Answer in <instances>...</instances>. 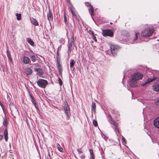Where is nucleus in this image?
Listing matches in <instances>:
<instances>
[{
    "mask_svg": "<svg viewBox=\"0 0 159 159\" xmlns=\"http://www.w3.org/2000/svg\"><path fill=\"white\" fill-rule=\"evenodd\" d=\"M154 31L153 29L150 28H146L142 31L141 35L143 37H148L151 35Z\"/></svg>",
    "mask_w": 159,
    "mask_h": 159,
    "instance_id": "nucleus-1",
    "label": "nucleus"
},
{
    "mask_svg": "<svg viewBox=\"0 0 159 159\" xmlns=\"http://www.w3.org/2000/svg\"><path fill=\"white\" fill-rule=\"evenodd\" d=\"M38 86L42 88H45L48 84V81L45 80L39 79L37 82Z\"/></svg>",
    "mask_w": 159,
    "mask_h": 159,
    "instance_id": "nucleus-2",
    "label": "nucleus"
},
{
    "mask_svg": "<svg viewBox=\"0 0 159 159\" xmlns=\"http://www.w3.org/2000/svg\"><path fill=\"white\" fill-rule=\"evenodd\" d=\"M10 108L12 114L14 116H16L18 114V111L16 108L13 105V103L10 104Z\"/></svg>",
    "mask_w": 159,
    "mask_h": 159,
    "instance_id": "nucleus-3",
    "label": "nucleus"
},
{
    "mask_svg": "<svg viewBox=\"0 0 159 159\" xmlns=\"http://www.w3.org/2000/svg\"><path fill=\"white\" fill-rule=\"evenodd\" d=\"M102 34L103 36H109L112 37L113 36V33L110 30H102Z\"/></svg>",
    "mask_w": 159,
    "mask_h": 159,
    "instance_id": "nucleus-4",
    "label": "nucleus"
},
{
    "mask_svg": "<svg viewBox=\"0 0 159 159\" xmlns=\"http://www.w3.org/2000/svg\"><path fill=\"white\" fill-rule=\"evenodd\" d=\"M119 48V47L116 45H111V53L113 56L116 54L117 50Z\"/></svg>",
    "mask_w": 159,
    "mask_h": 159,
    "instance_id": "nucleus-5",
    "label": "nucleus"
},
{
    "mask_svg": "<svg viewBox=\"0 0 159 159\" xmlns=\"http://www.w3.org/2000/svg\"><path fill=\"white\" fill-rule=\"evenodd\" d=\"M143 77V75L139 73H134L132 76V78L133 79L138 80L142 79Z\"/></svg>",
    "mask_w": 159,
    "mask_h": 159,
    "instance_id": "nucleus-6",
    "label": "nucleus"
},
{
    "mask_svg": "<svg viewBox=\"0 0 159 159\" xmlns=\"http://www.w3.org/2000/svg\"><path fill=\"white\" fill-rule=\"evenodd\" d=\"M85 5L89 7V11L91 16H92L94 11L93 7L89 2L85 3Z\"/></svg>",
    "mask_w": 159,
    "mask_h": 159,
    "instance_id": "nucleus-7",
    "label": "nucleus"
},
{
    "mask_svg": "<svg viewBox=\"0 0 159 159\" xmlns=\"http://www.w3.org/2000/svg\"><path fill=\"white\" fill-rule=\"evenodd\" d=\"M153 125L156 128L159 129V116L154 120Z\"/></svg>",
    "mask_w": 159,
    "mask_h": 159,
    "instance_id": "nucleus-8",
    "label": "nucleus"
},
{
    "mask_svg": "<svg viewBox=\"0 0 159 159\" xmlns=\"http://www.w3.org/2000/svg\"><path fill=\"white\" fill-rule=\"evenodd\" d=\"M137 80L133 79L132 78L130 80V85L133 87H136L138 86Z\"/></svg>",
    "mask_w": 159,
    "mask_h": 159,
    "instance_id": "nucleus-9",
    "label": "nucleus"
},
{
    "mask_svg": "<svg viewBox=\"0 0 159 159\" xmlns=\"http://www.w3.org/2000/svg\"><path fill=\"white\" fill-rule=\"evenodd\" d=\"M22 62L25 64H29L30 62V60L29 58L26 57L24 56L22 59Z\"/></svg>",
    "mask_w": 159,
    "mask_h": 159,
    "instance_id": "nucleus-10",
    "label": "nucleus"
},
{
    "mask_svg": "<svg viewBox=\"0 0 159 159\" xmlns=\"http://www.w3.org/2000/svg\"><path fill=\"white\" fill-rule=\"evenodd\" d=\"M34 70L37 72V74L39 75H42L43 74V72L40 68H35L34 69Z\"/></svg>",
    "mask_w": 159,
    "mask_h": 159,
    "instance_id": "nucleus-11",
    "label": "nucleus"
},
{
    "mask_svg": "<svg viewBox=\"0 0 159 159\" xmlns=\"http://www.w3.org/2000/svg\"><path fill=\"white\" fill-rule=\"evenodd\" d=\"M139 36V34L138 33H135L134 35V39L132 42L131 43H138L139 42L137 40L138 39V37Z\"/></svg>",
    "mask_w": 159,
    "mask_h": 159,
    "instance_id": "nucleus-12",
    "label": "nucleus"
},
{
    "mask_svg": "<svg viewBox=\"0 0 159 159\" xmlns=\"http://www.w3.org/2000/svg\"><path fill=\"white\" fill-rule=\"evenodd\" d=\"M156 79V78L155 77H154L152 78L148 79L143 84H142V86H144L145 85H146L148 83L155 80Z\"/></svg>",
    "mask_w": 159,
    "mask_h": 159,
    "instance_id": "nucleus-13",
    "label": "nucleus"
},
{
    "mask_svg": "<svg viewBox=\"0 0 159 159\" xmlns=\"http://www.w3.org/2000/svg\"><path fill=\"white\" fill-rule=\"evenodd\" d=\"M111 123L113 124L114 126L115 131L116 132L118 131V129L117 128V124L115 122V121L112 119L111 117Z\"/></svg>",
    "mask_w": 159,
    "mask_h": 159,
    "instance_id": "nucleus-14",
    "label": "nucleus"
},
{
    "mask_svg": "<svg viewBox=\"0 0 159 159\" xmlns=\"http://www.w3.org/2000/svg\"><path fill=\"white\" fill-rule=\"evenodd\" d=\"M31 23L35 26L39 25V24L37 20L33 18L30 19Z\"/></svg>",
    "mask_w": 159,
    "mask_h": 159,
    "instance_id": "nucleus-15",
    "label": "nucleus"
},
{
    "mask_svg": "<svg viewBox=\"0 0 159 159\" xmlns=\"http://www.w3.org/2000/svg\"><path fill=\"white\" fill-rule=\"evenodd\" d=\"M153 89L154 91L159 92V84H156L153 85Z\"/></svg>",
    "mask_w": 159,
    "mask_h": 159,
    "instance_id": "nucleus-16",
    "label": "nucleus"
},
{
    "mask_svg": "<svg viewBox=\"0 0 159 159\" xmlns=\"http://www.w3.org/2000/svg\"><path fill=\"white\" fill-rule=\"evenodd\" d=\"M48 19L49 20H53V16L52 13L49 10L47 14Z\"/></svg>",
    "mask_w": 159,
    "mask_h": 159,
    "instance_id": "nucleus-17",
    "label": "nucleus"
},
{
    "mask_svg": "<svg viewBox=\"0 0 159 159\" xmlns=\"http://www.w3.org/2000/svg\"><path fill=\"white\" fill-rule=\"evenodd\" d=\"M25 72L27 75H28L32 73V70L30 68H27L25 69Z\"/></svg>",
    "mask_w": 159,
    "mask_h": 159,
    "instance_id": "nucleus-18",
    "label": "nucleus"
},
{
    "mask_svg": "<svg viewBox=\"0 0 159 159\" xmlns=\"http://www.w3.org/2000/svg\"><path fill=\"white\" fill-rule=\"evenodd\" d=\"M57 69L59 70V74L60 75H61L62 73V69L61 66L60 65L59 62L57 63Z\"/></svg>",
    "mask_w": 159,
    "mask_h": 159,
    "instance_id": "nucleus-19",
    "label": "nucleus"
},
{
    "mask_svg": "<svg viewBox=\"0 0 159 159\" xmlns=\"http://www.w3.org/2000/svg\"><path fill=\"white\" fill-rule=\"evenodd\" d=\"M27 41L31 45L33 46L34 43L33 40L30 38H27Z\"/></svg>",
    "mask_w": 159,
    "mask_h": 159,
    "instance_id": "nucleus-20",
    "label": "nucleus"
},
{
    "mask_svg": "<svg viewBox=\"0 0 159 159\" xmlns=\"http://www.w3.org/2000/svg\"><path fill=\"white\" fill-rule=\"evenodd\" d=\"M7 123H8V121H7V118L5 116L3 118V125L5 126L6 127V126H7Z\"/></svg>",
    "mask_w": 159,
    "mask_h": 159,
    "instance_id": "nucleus-21",
    "label": "nucleus"
},
{
    "mask_svg": "<svg viewBox=\"0 0 159 159\" xmlns=\"http://www.w3.org/2000/svg\"><path fill=\"white\" fill-rule=\"evenodd\" d=\"M92 111H94V112L95 111V108H96V105L94 102H92Z\"/></svg>",
    "mask_w": 159,
    "mask_h": 159,
    "instance_id": "nucleus-22",
    "label": "nucleus"
},
{
    "mask_svg": "<svg viewBox=\"0 0 159 159\" xmlns=\"http://www.w3.org/2000/svg\"><path fill=\"white\" fill-rule=\"evenodd\" d=\"M32 61L34 62L36 61V57L35 55H32L30 56Z\"/></svg>",
    "mask_w": 159,
    "mask_h": 159,
    "instance_id": "nucleus-23",
    "label": "nucleus"
},
{
    "mask_svg": "<svg viewBox=\"0 0 159 159\" xmlns=\"http://www.w3.org/2000/svg\"><path fill=\"white\" fill-rule=\"evenodd\" d=\"M75 63V61L74 60L71 59L70 60V68L72 67L74 65Z\"/></svg>",
    "mask_w": 159,
    "mask_h": 159,
    "instance_id": "nucleus-24",
    "label": "nucleus"
},
{
    "mask_svg": "<svg viewBox=\"0 0 159 159\" xmlns=\"http://www.w3.org/2000/svg\"><path fill=\"white\" fill-rule=\"evenodd\" d=\"M16 16L17 20H19L21 19V15L20 14L16 13Z\"/></svg>",
    "mask_w": 159,
    "mask_h": 159,
    "instance_id": "nucleus-25",
    "label": "nucleus"
},
{
    "mask_svg": "<svg viewBox=\"0 0 159 159\" xmlns=\"http://www.w3.org/2000/svg\"><path fill=\"white\" fill-rule=\"evenodd\" d=\"M74 37L73 36H72L71 38V41L70 42V44H71V46L72 47V45H74Z\"/></svg>",
    "mask_w": 159,
    "mask_h": 159,
    "instance_id": "nucleus-26",
    "label": "nucleus"
},
{
    "mask_svg": "<svg viewBox=\"0 0 159 159\" xmlns=\"http://www.w3.org/2000/svg\"><path fill=\"white\" fill-rule=\"evenodd\" d=\"M57 149L61 152H63V149L59 145H58L57 146Z\"/></svg>",
    "mask_w": 159,
    "mask_h": 159,
    "instance_id": "nucleus-27",
    "label": "nucleus"
},
{
    "mask_svg": "<svg viewBox=\"0 0 159 159\" xmlns=\"http://www.w3.org/2000/svg\"><path fill=\"white\" fill-rule=\"evenodd\" d=\"M70 10L71 12L72 15H75L74 8H73V7L70 8Z\"/></svg>",
    "mask_w": 159,
    "mask_h": 159,
    "instance_id": "nucleus-28",
    "label": "nucleus"
},
{
    "mask_svg": "<svg viewBox=\"0 0 159 159\" xmlns=\"http://www.w3.org/2000/svg\"><path fill=\"white\" fill-rule=\"evenodd\" d=\"M30 97L31 99V102L33 103L34 102H35V100L34 99V98L32 96L31 94H30Z\"/></svg>",
    "mask_w": 159,
    "mask_h": 159,
    "instance_id": "nucleus-29",
    "label": "nucleus"
},
{
    "mask_svg": "<svg viewBox=\"0 0 159 159\" xmlns=\"http://www.w3.org/2000/svg\"><path fill=\"white\" fill-rule=\"evenodd\" d=\"M93 125L95 126H97L98 125L97 122L95 120H94L93 121Z\"/></svg>",
    "mask_w": 159,
    "mask_h": 159,
    "instance_id": "nucleus-30",
    "label": "nucleus"
},
{
    "mask_svg": "<svg viewBox=\"0 0 159 159\" xmlns=\"http://www.w3.org/2000/svg\"><path fill=\"white\" fill-rule=\"evenodd\" d=\"M64 109L65 111H67V110H69V108L68 107V105H65V106H64Z\"/></svg>",
    "mask_w": 159,
    "mask_h": 159,
    "instance_id": "nucleus-31",
    "label": "nucleus"
},
{
    "mask_svg": "<svg viewBox=\"0 0 159 159\" xmlns=\"http://www.w3.org/2000/svg\"><path fill=\"white\" fill-rule=\"evenodd\" d=\"M64 21L66 24V22L67 21V19L66 18V16L64 13Z\"/></svg>",
    "mask_w": 159,
    "mask_h": 159,
    "instance_id": "nucleus-32",
    "label": "nucleus"
},
{
    "mask_svg": "<svg viewBox=\"0 0 159 159\" xmlns=\"http://www.w3.org/2000/svg\"><path fill=\"white\" fill-rule=\"evenodd\" d=\"M65 111L67 116H69L70 115V113L69 110H67V111Z\"/></svg>",
    "mask_w": 159,
    "mask_h": 159,
    "instance_id": "nucleus-33",
    "label": "nucleus"
},
{
    "mask_svg": "<svg viewBox=\"0 0 159 159\" xmlns=\"http://www.w3.org/2000/svg\"><path fill=\"white\" fill-rule=\"evenodd\" d=\"M58 81L59 82V84L60 86L62 85V82L61 80V78H59L58 79Z\"/></svg>",
    "mask_w": 159,
    "mask_h": 159,
    "instance_id": "nucleus-34",
    "label": "nucleus"
},
{
    "mask_svg": "<svg viewBox=\"0 0 159 159\" xmlns=\"http://www.w3.org/2000/svg\"><path fill=\"white\" fill-rule=\"evenodd\" d=\"M4 136H8V132L7 129H5L4 131Z\"/></svg>",
    "mask_w": 159,
    "mask_h": 159,
    "instance_id": "nucleus-35",
    "label": "nucleus"
},
{
    "mask_svg": "<svg viewBox=\"0 0 159 159\" xmlns=\"http://www.w3.org/2000/svg\"><path fill=\"white\" fill-rule=\"evenodd\" d=\"M73 45H72V47H71V44H70V45L69 46V47H68L69 50V51H71V50L73 48Z\"/></svg>",
    "mask_w": 159,
    "mask_h": 159,
    "instance_id": "nucleus-36",
    "label": "nucleus"
},
{
    "mask_svg": "<svg viewBox=\"0 0 159 159\" xmlns=\"http://www.w3.org/2000/svg\"><path fill=\"white\" fill-rule=\"evenodd\" d=\"M77 151L79 152V154H80V153H82L83 152L81 150V149L80 148L78 149L77 150Z\"/></svg>",
    "mask_w": 159,
    "mask_h": 159,
    "instance_id": "nucleus-37",
    "label": "nucleus"
},
{
    "mask_svg": "<svg viewBox=\"0 0 159 159\" xmlns=\"http://www.w3.org/2000/svg\"><path fill=\"white\" fill-rule=\"evenodd\" d=\"M92 38H93V40H94L95 42H97V40L96 39L95 36H94V35L92 36Z\"/></svg>",
    "mask_w": 159,
    "mask_h": 159,
    "instance_id": "nucleus-38",
    "label": "nucleus"
},
{
    "mask_svg": "<svg viewBox=\"0 0 159 159\" xmlns=\"http://www.w3.org/2000/svg\"><path fill=\"white\" fill-rule=\"evenodd\" d=\"M7 56L8 58H10L11 57V55L10 53H9L8 52H7Z\"/></svg>",
    "mask_w": 159,
    "mask_h": 159,
    "instance_id": "nucleus-39",
    "label": "nucleus"
},
{
    "mask_svg": "<svg viewBox=\"0 0 159 159\" xmlns=\"http://www.w3.org/2000/svg\"><path fill=\"white\" fill-rule=\"evenodd\" d=\"M0 106H1L2 109H3V111H4V107H3V105L2 104V103H1V102H0Z\"/></svg>",
    "mask_w": 159,
    "mask_h": 159,
    "instance_id": "nucleus-40",
    "label": "nucleus"
},
{
    "mask_svg": "<svg viewBox=\"0 0 159 159\" xmlns=\"http://www.w3.org/2000/svg\"><path fill=\"white\" fill-rule=\"evenodd\" d=\"M155 103L157 105H159V99L156 101Z\"/></svg>",
    "mask_w": 159,
    "mask_h": 159,
    "instance_id": "nucleus-41",
    "label": "nucleus"
},
{
    "mask_svg": "<svg viewBox=\"0 0 159 159\" xmlns=\"http://www.w3.org/2000/svg\"><path fill=\"white\" fill-rule=\"evenodd\" d=\"M122 139L123 141L124 142H125V143H126V139L123 136L122 137Z\"/></svg>",
    "mask_w": 159,
    "mask_h": 159,
    "instance_id": "nucleus-42",
    "label": "nucleus"
},
{
    "mask_svg": "<svg viewBox=\"0 0 159 159\" xmlns=\"http://www.w3.org/2000/svg\"><path fill=\"white\" fill-rule=\"evenodd\" d=\"M33 104H34V106L35 107L37 108V105L36 102L33 103Z\"/></svg>",
    "mask_w": 159,
    "mask_h": 159,
    "instance_id": "nucleus-43",
    "label": "nucleus"
},
{
    "mask_svg": "<svg viewBox=\"0 0 159 159\" xmlns=\"http://www.w3.org/2000/svg\"><path fill=\"white\" fill-rule=\"evenodd\" d=\"M5 139V141H7L8 139V136H4Z\"/></svg>",
    "mask_w": 159,
    "mask_h": 159,
    "instance_id": "nucleus-44",
    "label": "nucleus"
},
{
    "mask_svg": "<svg viewBox=\"0 0 159 159\" xmlns=\"http://www.w3.org/2000/svg\"><path fill=\"white\" fill-rule=\"evenodd\" d=\"M3 136L1 135H0V141L2 140V139L3 138Z\"/></svg>",
    "mask_w": 159,
    "mask_h": 159,
    "instance_id": "nucleus-45",
    "label": "nucleus"
},
{
    "mask_svg": "<svg viewBox=\"0 0 159 159\" xmlns=\"http://www.w3.org/2000/svg\"><path fill=\"white\" fill-rule=\"evenodd\" d=\"M81 157L82 159H84L85 157V156H82Z\"/></svg>",
    "mask_w": 159,
    "mask_h": 159,
    "instance_id": "nucleus-46",
    "label": "nucleus"
},
{
    "mask_svg": "<svg viewBox=\"0 0 159 159\" xmlns=\"http://www.w3.org/2000/svg\"><path fill=\"white\" fill-rule=\"evenodd\" d=\"M91 34H92V35L93 36H94V33H93V32L92 31Z\"/></svg>",
    "mask_w": 159,
    "mask_h": 159,
    "instance_id": "nucleus-47",
    "label": "nucleus"
},
{
    "mask_svg": "<svg viewBox=\"0 0 159 159\" xmlns=\"http://www.w3.org/2000/svg\"><path fill=\"white\" fill-rule=\"evenodd\" d=\"M8 59L10 60H11V57L10 58H8Z\"/></svg>",
    "mask_w": 159,
    "mask_h": 159,
    "instance_id": "nucleus-48",
    "label": "nucleus"
},
{
    "mask_svg": "<svg viewBox=\"0 0 159 159\" xmlns=\"http://www.w3.org/2000/svg\"><path fill=\"white\" fill-rule=\"evenodd\" d=\"M110 24H112V23L111 22Z\"/></svg>",
    "mask_w": 159,
    "mask_h": 159,
    "instance_id": "nucleus-49",
    "label": "nucleus"
},
{
    "mask_svg": "<svg viewBox=\"0 0 159 159\" xmlns=\"http://www.w3.org/2000/svg\"><path fill=\"white\" fill-rule=\"evenodd\" d=\"M67 1L68 2V1H70V0H67Z\"/></svg>",
    "mask_w": 159,
    "mask_h": 159,
    "instance_id": "nucleus-50",
    "label": "nucleus"
}]
</instances>
